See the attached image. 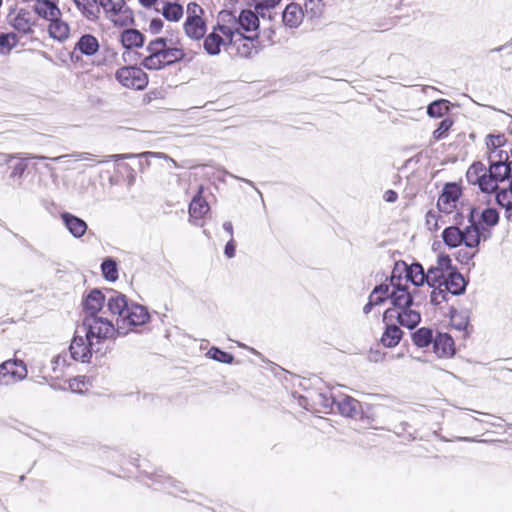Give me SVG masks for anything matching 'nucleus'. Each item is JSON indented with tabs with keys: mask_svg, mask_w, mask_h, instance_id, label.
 <instances>
[{
	"mask_svg": "<svg viewBox=\"0 0 512 512\" xmlns=\"http://www.w3.org/2000/svg\"><path fill=\"white\" fill-rule=\"evenodd\" d=\"M395 277L391 278L393 290L389 295L393 307L388 308L383 314V322L397 320V322L408 329H414L421 322L419 306L422 299L419 298L418 290L408 291L407 287L394 283Z\"/></svg>",
	"mask_w": 512,
	"mask_h": 512,
	"instance_id": "nucleus-1",
	"label": "nucleus"
},
{
	"mask_svg": "<svg viewBox=\"0 0 512 512\" xmlns=\"http://www.w3.org/2000/svg\"><path fill=\"white\" fill-rule=\"evenodd\" d=\"M107 309L117 316L118 335L125 336L132 327L148 322L150 315L147 309L137 303H128L127 297L117 291H111L107 299Z\"/></svg>",
	"mask_w": 512,
	"mask_h": 512,
	"instance_id": "nucleus-2",
	"label": "nucleus"
},
{
	"mask_svg": "<svg viewBox=\"0 0 512 512\" xmlns=\"http://www.w3.org/2000/svg\"><path fill=\"white\" fill-rule=\"evenodd\" d=\"M204 14V9L196 2L187 4L183 30L185 35L191 40L200 41L206 35L207 25Z\"/></svg>",
	"mask_w": 512,
	"mask_h": 512,
	"instance_id": "nucleus-3",
	"label": "nucleus"
},
{
	"mask_svg": "<svg viewBox=\"0 0 512 512\" xmlns=\"http://www.w3.org/2000/svg\"><path fill=\"white\" fill-rule=\"evenodd\" d=\"M84 333L87 338L100 340L112 338L118 335V325H114L111 320L103 316L84 317L83 319Z\"/></svg>",
	"mask_w": 512,
	"mask_h": 512,
	"instance_id": "nucleus-4",
	"label": "nucleus"
},
{
	"mask_svg": "<svg viewBox=\"0 0 512 512\" xmlns=\"http://www.w3.org/2000/svg\"><path fill=\"white\" fill-rule=\"evenodd\" d=\"M98 6L116 26L124 27L133 23V12L125 0H99Z\"/></svg>",
	"mask_w": 512,
	"mask_h": 512,
	"instance_id": "nucleus-5",
	"label": "nucleus"
},
{
	"mask_svg": "<svg viewBox=\"0 0 512 512\" xmlns=\"http://www.w3.org/2000/svg\"><path fill=\"white\" fill-rule=\"evenodd\" d=\"M233 39V27L230 24H217L212 31L204 36L203 48L212 56L221 52V47L229 48Z\"/></svg>",
	"mask_w": 512,
	"mask_h": 512,
	"instance_id": "nucleus-6",
	"label": "nucleus"
},
{
	"mask_svg": "<svg viewBox=\"0 0 512 512\" xmlns=\"http://www.w3.org/2000/svg\"><path fill=\"white\" fill-rule=\"evenodd\" d=\"M115 77L122 86L135 90L145 89L149 81L147 74L136 66L119 68L115 73Z\"/></svg>",
	"mask_w": 512,
	"mask_h": 512,
	"instance_id": "nucleus-7",
	"label": "nucleus"
},
{
	"mask_svg": "<svg viewBox=\"0 0 512 512\" xmlns=\"http://www.w3.org/2000/svg\"><path fill=\"white\" fill-rule=\"evenodd\" d=\"M27 368L21 360H8L0 365V385H10L25 379Z\"/></svg>",
	"mask_w": 512,
	"mask_h": 512,
	"instance_id": "nucleus-8",
	"label": "nucleus"
},
{
	"mask_svg": "<svg viewBox=\"0 0 512 512\" xmlns=\"http://www.w3.org/2000/svg\"><path fill=\"white\" fill-rule=\"evenodd\" d=\"M100 49L99 40L92 34H83L75 43L70 58L73 62H78L82 56L92 57Z\"/></svg>",
	"mask_w": 512,
	"mask_h": 512,
	"instance_id": "nucleus-9",
	"label": "nucleus"
},
{
	"mask_svg": "<svg viewBox=\"0 0 512 512\" xmlns=\"http://www.w3.org/2000/svg\"><path fill=\"white\" fill-rule=\"evenodd\" d=\"M93 339L76 334L69 346L70 357L75 361L87 362L92 356Z\"/></svg>",
	"mask_w": 512,
	"mask_h": 512,
	"instance_id": "nucleus-10",
	"label": "nucleus"
},
{
	"mask_svg": "<svg viewBox=\"0 0 512 512\" xmlns=\"http://www.w3.org/2000/svg\"><path fill=\"white\" fill-rule=\"evenodd\" d=\"M255 37H257V33L254 36H244L238 28H233V39L228 49L235 50L240 57H251L255 50Z\"/></svg>",
	"mask_w": 512,
	"mask_h": 512,
	"instance_id": "nucleus-11",
	"label": "nucleus"
},
{
	"mask_svg": "<svg viewBox=\"0 0 512 512\" xmlns=\"http://www.w3.org/2000/svg\"><path fill=\"white\" fill-rule=\"evenodd\" d=\"M461 195L460 187L455 183H447L438 198L437 208L440 212L451 213Z\"/></svg>",
	"mask_w": 512,
	"mask_h": 512,
	"instance_id": "nucleus-12",
	"label": "nucleus"
},
{
	"mask_svg": "<svg viewBox=\"0 0 512 512\" xmlns=\"http://www.w3.org/2000/svg\"><path fill=\"white\" fill-rule=\"evenodd\" d=\"M108 291V295H104L102 291L98 289H93L83 300V309L85 312V317H93L98 315L103 307L104 303H107V299L110 297V292Z\"/></svg>",
	"mask_w": 512,
	"mask_h": 512,
	"instance_id": "nucleus-13",
	"label": "nucleus"
},
{
	"mask_svg": "<svg viewBox=\"0 0 512 512\" xmlns=\"http://www.w3.org/2000/svg\"><path fill=\"white\" fill-rule=\"evenodd\" d=\"M33 11L38 17L46 21L57 20L62 17L59 0H36Z\"/></svg>",
	"mask_w": 512,
	"mask_h": 512,
	"instance_id": "nucleus-14",
	"label": "nucleus"
},
{
	"mask_svg": "<svg viewBox=\"0 0 512 512\" xmlns=\"http://www.w3.org/2000/svg\"><path fill=\"white\" fill-rule=\"evenodd\" d=\"M335 406L340 414L345 417L358 419L362 414L361 403L350 396L340 397L337 399Z\"/></svg>",
	"mask_w": 512,
	"mask_h": 512,
	"instance_id": "nucleus-15",
	"label": "nucleus"
},
{
	"mask_svg": "<svg viewBox=\"0 0 512 512\" xmlns=\"http://www.w3.org/2000/svg\"><path fill=\"white\" fill-rule=\"evenodd\" d=\"M233 28H238L239 31L256 32L259 28V19L257 15L251 10H243L238 19H234L230 25Z\"/></svg>",
	"mask_w": 512,
	"mask_h": 512,
	"instance_id": "nucleus-16",
	"label": "nucleus"
},
{
	"mask_svg": "<svg viewBox=\"0 0 512 512\" xmlns=\"http://www.w3.org/2000/svg\"><path fill=\"white\" fill-rule=\"evenodd\" d=\"M23 155L24 154H22V153L8 154V155H6V158H7L6 162H10L14 158L37 159V160H47V159H50V160H52L54 162H59V161H62L64 159H66V158H73L76 161H82V160H88L92 156V154L87 153V152H76V153H72V154L60 155V156L53 157V158H48V157L42 156V155H31V154H25V157H23Z\"/></svg>",
	"mask_w": 512,
	"mask_h": 512,
	"instance_id": "nucleus-17",
	"label": "nucleus"
},
{
	"mask_svg": "<svg viewBox=\"0 0 512 512\" xmlns=\"http://www.w3.org/2000/svg\"><path fill=\"white\" fill-rule=\"evenodd\" d=\"M305 14L300 4L291 2L283 11L282 19L286 26L297 28L303 21Z\"/></svg>",
	"mask_w": 512,
	"mask_h": 512,
	"instance_id": "nucleus-18",
	"label": "nucleus"
},
{
	"mask_svg": "<svg viewBox=\"0 0 512 512\" xmlns=\"http://www.w3.org/2000/svg\"><path fill=\"white\" fill-rule=\"evenodd\" d=\"M77 10L88 21L96 22L100 16L99 0H73Z\"/></svg>",
	"mask_w": 512,
	"mask_h": 512,
	"instance_id": "nucleus-19",
	"label": "nucleus"
},
{
	"mask_svg": "<svg viewBox=\"0 0 512 512\" xmlns=\"http://www.w3.org/2000/svg\"><path fill=\"white\" fill-rule=\"evenodd\" d=\"M450 295H461L465 292L466 281L459 272H449L446 278L440 282Z\"/></svg>",
	"mask_w": 512,
	"mask_h": 512,
	"instance_id": "nucleus-20",
	"label": "nucleus"
},
{
	"mask_svg": "<svg viewBox=\"0 0 512 512\" xmlns=\"http://www.w3.org/2000/svg\"><path fill=\"white\" fill-rule=\"evenodd\" d=\"M11 25L21 33L32 32L31 14L25 9H20L16 13L9 14Z\"/></svg>",
	"mask_w": 512,
	"mask_h": 512,
	"instance_id": "nucleus-21",
	"label": "nucleus"
},
{
	"mask_svg": "<svg viewBox=\"0 0 512 512\" xmlns=\"http://www.w3.org/2000/svg\"><path fill=\"white\" fill-rule=\"evenodd\" d=\"M61 218L65 227L74 237L80 238L85 234L87 230V224L84 220L68 212L62 213Z\"/></svg>",
	"mask_w": 512,
	"mask_h": 512,
	"instance_id": "nucleus-22",
	"label": "nucleus"
},
{
	"mask_svg": "<svg viewBox=\"0 0 512 512\" xmlns=\"http://www.w3.org/2000/svg\"><path fill=\"white\" fill-rule=\"evenodd\" d=\"M435 353L440 357H448L454 354L453 338L446 333H439L433 341Z\"/></svg>",
	"mask_w": 512,
	"mask_h": 512,
	"instance_id": "nucleus-23",
	"label": "nucleus"
},
{
	"mask_svg": "<svg viewBox=\"0 0 512 512\" xmlns=\"http://www.w3.org/2000/svg\"><path fill=\"white\" fill-rule=\"evenodd\" d=\"M386 325L385 331L381 337V342L385 347H395L401 340L403 332L393 323V321L384 322Z\"/></svg>",
	"mask_w": 512,
	"mask_h": 512,
	"instance_id": "nucleus-24",
	"label": "nucleus"
},
{
	"mask_svg": "<svg viewBox=\"0 0 512 512\" xmlns=\"http://www.w3.org/2000/svg\"><path fill=\"white\" fill-rule=\"evenodd\" d=\"M470 225L463 231V243L468 248H476L480 244L481 234L479 226L473 221V214L470 215Z\"/></svg>",
	"mask_w": 512,
	"mask_h": 512,
	"instance_id": "nucleus-25",
	"label": "nucleus"
},
{
	"mask_svg": "<svg viewBox=\"0 0 512 512\" xmlns=\"http://www.w3.org/2000/svg\"><path fill=\"white\" fill-rule=\"evenodd\" d=\"M48 32L50 37L58 41H65L69 37L70 27L61 18L49 21Z\"/></svg>",
	"mask_w": 512,
	"mask_h": 512,
	"instance_id": "nucleus-26",
	"label": "nucleus"
},
{
	"mask_svg": "<svg viewBox=\"0 0 512 512\" xmlns=\"http://www.w3.org/2000/svg\"><path fill=\"white\" fill-rule=\"evenodd\" d=\"M121 43L126 49L141 47L144 43V36L136 29H126L121 33Z\"/></svg>",
	"mask_w": 512,
	"mask_h": 512,
	"instance_id": "nucleus-27",
	"label": "nucleus"
},
{
	"mask_svg": "<svg viewBox=\"0 0 512 512\" xmlns=\"http://www.w3.org/2000/svg\"><path fill=\"white\" fill-rule=\"evenodd\" d=\"M209 211L207 201L201 196L200 192L193 197L189 206V215L191 219H202L203 216Z\"/></svg>",
	"mask_w": 512,
	"mask_h": 512,
	"instance_id": "nucleus-28",
	"label": "nucleus"
},
{
	"mask_svg": "<svg viewBox=\"0 0 512 512\" xmlns=\"http://www.w3.org/2000/svg\"><path fill=\"white\" fill-rule=\"evenodd\" d=\"M511 165L512 162L507 164L500 160L496 162H491L489 169L487 170L497 182H502L505 179L509 178L510 173L512 171Z\"/></svg>",
	"mask_w": 512,
	"mask_h": 512,
	"instance_id": "nucleus-29",
	"label": "nucleus"
},
{
	"mask_svg": "<svg viewBox=\"0 0 512 512\" xmlns=\"http://www.w3.org/2000/svg\"><path fill=\"white\" fill-rule=\"evenodd\" d=\"M444 243L450 248H456L463 243V231L456 226H449L442 233Z\"/></svg>",
	"mask_w": 512,
	"mask_h": 512,
	"instance_id": "nucleus-30",
	"label": "nucleus"
},
{
	"mask_svg": "<svg viewBox=\"0 0 512 512\" xmlns=\"http://www.w3.org/2000/svg\"><path fill=\"white\" fill-rule=\"evenodd\" d=\"M406 278L411 281L414 286H421L426 282V272L419 263H413L406 267Z\"/></svg>",
	"mask_w": 512,
	"mask_h": 512,
	"instance_id": "nucleus-31",
	"label": "nucleus"
},
{
	"mask_svg": "<svg viewBox=\"0 0 512 512\" xmlns=\"http://www.w3.org/2000/svg\"><path fill=\"white\" fill-rule=\"evenodd\" d=\"M184 14L183 6L176 2H166L162 7V15L169 21L177 22Z\"/></svg>",
	"mask_w": 512,
	"mask_h": 512,
	"instance_id": "nucleus-32",
	"label": "nucleus"
},
{
	"mask_svg": "<svg viewBox=\"0 0 512 512\" xmlns=\"http://www.w3.org/2000/svg\"><path fill=\"white\" fill-rule=\"evenodd\" d=\"M389 291V286L385 284H381L379 286H376L372 293L369 296L368 303L363 307L364 314H369L372 310V308L375 305H380L384 302V298L381 296H378L380 292H383L384 294H387Z\"/></svg>",
	"mask_w": 512,
	"mask_h": 512,
	"instance_id": "nucleus-33",
	"label": "nucleus"
},
{
	"mask_svg": "<svg viewBox=\"0 0 512 512\" xmlns=\"http://www.w3.org/2000/svg\"><path fill=\"white\" fill-rule=\"evenodd\" d=\"M486 170L487 168L482 162H474L466 172L467 182L471 185H477L481 178L485 176Z\"/></svg>",
	"mask_w": 512,
	"mask_h": 512,
	"instance_id": "nucleus-34",
	"label": "nucleus"
},
{
	"mask_svg": "<svg viewBox=\"0 0 512 512\" xmlns=\"http://www.w3.org/2000/svg\"><path fill=\"white\" fill-rule=\"evenodd\" d=\"M412 340L419 348L427 347L434 341L433 332L429 328L422 327L412 334Z\"/></svg>",
	"mask_w": 512,
	"mask_h": 512,
	"instance_id": "nucleus-35",
	"label": "nucleus"
},
{
	"mask_svg": "<svg viewBox=\"0 0 512 512\" xmlns=\"http://www.w3.org/2000/svg\"><path fill=\"white\" fill-rule=\"evenodd\" d=\"M430 291V302L435 306L441 305L443 302H447L449 300V292L445 289V287L439 283L437 286L431 287Z\"/></svg>",
	"mask_w": 512,
	"mask_h": 512,
	"instance_id": "nucleus-36",
	"label": "nucleus"
},
{
	"mask_svg": "<svg viewBox=\"0 0 512 512\" xmlns=\"http://www.w3.org/2000/svg\"><path fill=\"white\" fill-rule=\"evenodd\" d=\"M186 54L181 48L177 47H169L167 45L163 55L162 59L165 62L166 65L173 64L177 61H181L185 58Z\"/></svg>",
	"mask_w": 512,
	"mask_h": 512,
	"instance_id": "nucleus-37",
	"label": "nucleus"
},
{
	"mask_svg": "<svg viewBox=\"0 0 512 512\" xmlns=\"http://www.w3.org/2000/svg\"><path fill=\"white\" fill-rule=\"evenodd\" d=\"M302 8L308 18H318L322 14V0H305Z\"/></svg>",
	"mask_w": 512,
	"mask_h": 512,
	"instance_id": "nucleus-38",
	"label": "nucleus"
},
{
	"mask_svg": "<svg viewBox=\"0 0 512 512\" xmlns=\"http://www.w3.org/2000/svg\"><path fill=\"white\" fill-rule=\"evenodd\" d=\"M102 273L108 281L114 282L118 278L116 262L111 258H106L101 264Z\"/></svg>",
	"mask_w": 512,
	"mask_h": 512,
	"instance_id": "nucleus-39",
	"label": "nucleus"
},
{
	"mask_svg": "<svg viewBox=\"0 0 512 512\" xmlns=\"http://www.w3.org/2000/svg\"><path fill=\"white\" fill-rule=\"evenodd\" d=\"M449 110V102L441 99L429 104L427 113L430 117H442Z\"/></svg>",
	"mask_w": 512,
	"mask_h": 512,
	"instance_id": "nucleus-40",
	"label": "nucleus"
},
{
	"mask_svg": "<svg viewBox=\"0 0 512 512\" xmlns=\"http://www.w3.org/2000/svg\"><path fill=\"white\" fill-rule=\"evenodd\" d=\"M134 157H139V158L144 157L147 160L149 158H167V156L164 153L148 151V152H142V153H139V154H131V153L114 154V155H110L109 159L118 161V160H122V159H131V158H134Z\"/></svg>",
	"mask_w": 512,
	"mask_h": 512,
	"instance_id": "nucleus-41",
	"label": "nucleus"
},
{
	"mask_svg": "<svg viewBox=\"0 0 512 512\" xmlns=\"http://www.w3.org/2000/svg\"><path fill=\"white\" fill-rule=\"evenodd\" d=\"M479 189L484 193H492L498 189V182L486 170L485 176L477 183Z\"/></svg>",
	"mask_w": 512,
	"mask_h": 512,
	"instance_id": "nucleus-42",
	"label": "nucleus"
},
{
	"mask_svg": "<svg viewBox=\"0 0 512 512\" xmlns=\"http://www.w3.org/2000/svg\"><path fill=\"white\" fill-rule=\"evenodd\" d=\"M446 274L443 273L436 266H431L426 272V282L429 287L437 286L440 282H442L446 278Z\"/></svg>",
	"mask_w": 512,
	"mask_h": 512,
	"instance_id": "nucleus-43",
	"label": "nucleus"
},
{
	"mask_svg": "<svg viewBox=\"0 0 512 512\" xmlns=\"http://www.w3.org/2000/svg\"><path fill=\"white\" fill-rule=\"evenodd\" d=\"M336 401L337 399L335 397L325 393H318L314 398V403L320 405L324 409V412L332 410L336 405Z\"/></svg>",
	"mask_w": 512,
	"mask_h": 512,
	"instance_id": "nucleus-44",
	"label": "nucleus"
},
{
	"mask_svg": "<svg viewBox=\"0 0 512 512\" xmlns=\"http://www.w3.org/2000/svg\"><path fill=\"white\" fill-rule=\"evenodd\" d=\"M481 221L487 226H495L499 222V213L494 208H486L481 212Z\"/></svg>",
	"mask_w": 512,
	"mask_h": 512,
	"instance_id": "nucleus-45",
	"label": "nucleus"
},
{
	"mask_svg": "<svg viewBox=\"0 0 512 512\" xmlns=\"http://www.w3.org/2000/svg\"><path fill=\"white\" fill-rule=\"evenodd\" d=\"M167 45L168 40L166 38L159 37L149 43L147 51L149 54L162 56Z\"/></svg>",
	"mask_w": 512,
	"mask_h": 512,
	"instance_id": "nucleus-46",
	"label": "nucleus"
},
{
	"mask_svg": "<svg viewBox=\"0 0 512 512\" xmlns=\"http://www.w3.org/2000/svg\"><path fill=\"white\" fill-rule=\"evenodd\" d=\"M207 355L210 358H212L213 360H216L221 363L231 364L234 360L233 355H231L225 351H222L221 349H219L217 347L210 348Z\"/></svg>",
	"mask_w": 512,
	"mask_h": 512,
	"instance_id": "nucleus-47",
	"label": "nucleus"
},
{
	"mask_svg": "<svg viewBox=\"0 0 512 512\" xmlns=\"http://www.w3.org/2000/svg\"><path fill=\"white\" fill-rule=\"evenodd\" d=\"M142 65L149 70H158L166 66L162 56L153 54L146 56L142 61Z\"/></svg>",
	"mask_w": 512,
	"mask_h": 512,
	"instance_id": "nucleus-48",
	"label": "nucleus"
},
{
	"mask_svg": "<svg viewBox=\"0 0 512 512\" xmlns=\"http://www.w3.org/2000/svg\"><path fill=\"white\" fill-rule=\"evenodd\" d=\"M495 200L498 205L509 211V205L512 202V193H510L509 188L497 191Z\"/></svg>",
	"mask_w": 512,
	"mask_h": 512,
	"instance_id": "nucleus-49",
	"label": "nucleus"
},
{
	"mask_svg": "<svg viewBox=\"0 0 512 512\" xmlns=\"http://www.w3.org/2000/svg\"><path fill=\"white\" fill-rule=\"evenodd\" d=\"M254 2L255 9L258 13L264 14L265 11H269L275 8L281 0H252Z\"/></svg>",
	"mask_w": 512,
	"mask_h": 512,
	"instance_id": "nucleus-50",
	"label": "nucleus"
},
{
	"mask_svg": "<svg viewBox=\"0 0 512 512\" xmlns=\"http://www.w3.org/2000/svg\"><path fill=\"white\" fill-rule=\"evenodd\" d=\"M440 216L437 214L436 211H428L426 214L425 224L429 231H437L440 228L439 220Z\"/></svg>",
	"mask_w": 512,
	"mask_h": 512,
	"instance_id": "nucleus-51",
	"label": "nucleus"
},
{
	"mask_svg": "<svg viewBox=\"0 0 512 512\" xmlns=\"http://www.w3.org/2000/svg\"><path fill=\"white\" fill-rule=\"evenodd\" d=\"M452 124H453L452 120H450L448 118L442 120L439 123V126L437 127V129L433 132V137L436 140L443 139L446 136L448 130L451 128Z\"/></svg>",
	"mask_w": 512,
	"mask_h": 512,
	"instance_id": "nucleus-52",
	"label": "nucleus"
},
{
	"mask_svg": "<svg viewBox=\"0 0 512 512\" xmlns=\"http://www.w3.org/2000/svg\"><path fill=\"white\" fill-rule=\"evenodd\" d=\"M17 43V36L14 33L0 34V49L10 50Z\"/></svg>",
	"mask_w": 512,
	"mask_h": 512,
	"instance_id": "nucleus-53",
	"label": "nucleus"
},
{
	"mask_svg": "<svg viewBox=\"0 0 512 512\" xmlns=\"http://www.w3.org/2000/svg\"><path fill=\"white\" fill-rule=\"evenodd\" d=\"M436 267L446 275H448L449 272H455L452 267L451 258L448 255H440Z\"/></svg>",
	"mask_w": 512,
	"mask_h": 512,
	"instance_id": "nucleus-54",
	"label": "nucleus"
},
{
	"mask_svg": "<svg viewBox=\"0 0 512 512\" xmlns=\"http://www.w3.org/2000/svg\"><path fill=\"white\" fill-rule=\"evenodd\" d=\"M451 324L458 331H463L468 326V320L467 318L461 317L460 315H452Z\"/></svg>",
	"mask_w": 512,
	"mask_h": 512,
	"instance_id": "nucleus-55",
	"label": "nucleus"
},
{
	"mask_svg": "<svg viewBox=\"0 0 512 512\" xmlns=\"http://www.w3.org/2000/svg\"><path fill=\"white\" fill-rule=\"evenodd\" d=\"M163 484L164 488L168 489V492L171 494H175L174 490H179V483L169 476L164 477Z\"/></svg>",
	"mask_w": 512,
	"mask_h": 512,
	"instance_id": "nucleus-56",
	"label": "nucleus"
},
{
	"mask_svg": "<svg viewBox=\"0 0 512 512\" xmlns=\"http://www.w3.org/2000/svg\"><path fill=\"white\" fill-rule=\"evenodd\" d=\"M67 364L66 355H57L51 360L52 370L56 372V370L60 366H65Z\"/></svg>",
	"mask_w": 512,
	"mask_h": 512,
	"instance_id": "nucleus-57",
	"label": "nucleus"
},
{
	"mask_svg": "<svg viewBox=\"0 0 512 512\" xmlns=\"http://www.w3.org/2000/svg\"><path fill=\"white\" fill-rule=\"evenodd\" d=\"M163 28V21L160 18H154L150 21L149 29L152 33H159Z\"/></svg>",
	"mask_w": 512,
	"mask_h": 512,
	"instance_id": "nucleus-58",
	"label": "nucleus"
},
{
	"mask_svg": "<svg viewBox=\"0 0 512 512\" xmlns=\"http://www.w3.org/2000/svg\"><path fill=\"white\" fill-rule=\"evenodd\" d=\"M235 247H236V245H235L234 239L230 238V240L225 245L224 254L228 258H233L235 256Z\"/></svg>",
	"mask_w": 512,
	"mask_h": 512,
	"instance_id": "nucleus-59",
	"label": "nucleus"
},
{
	"mask_svg": "<svg viewBox=\"0 0 512 512\" xmlns=\"http://www.w3.org/2000/svg\"><path fill=\"white\" fill-rule=\"evenodd\" d=\"M26 169H27V164H25L24 162H20V163L16 164L11 173V177H21L24 174Z\"/></svg>",
	"mask_w": 512,
	"mask_h": 512,
	"instance_id": "nucleus-60",
	"label": "nucleus"
},
{
	"mask_svg": "<svg viewBox=\"0 0 512 512\" xmlns=\"http://www.w3.org/2000/svg\"><path fill=\"white\" fill-rule=\"evenodd\" d=\"M383 198L388 203H394L398 199V194L394 190H387L385 191Z\"/></svg>",
	"mask_w": 512,
	"mask_h": 512,
	"instance_id": "nucleus-61",
	"label": "nucleus"
},
{
	"mask_svg": "<svg viewBox=\"0 0 512 512\" xmlns=\"http://www.w3.org/2000/svg\"><path fill=\"white\" fill-rule=\"evenodd\" d=\"M223 229L230 235V238H233V225L230 221L223 223Z\"/></svg>",
	"mask_w": 512,
	"mask_h": 512,
	"instance_id": "nucleus-62",
	"label": "nucleus"
},
{
	"mask_svg": "<svg viewBox=\"0 0 512 512\" xmlns=\"http://www.w3.org/2000/svg\"><path fill=\"white\" fill-rule=\"evenodd\" d=\"M138 1L145 8H150L157 2V0H138Z\"/></svg>",
	"mask_w": 512,
	"mask_h": 512,
	"instance_id": "nucleus-63",
	"label": "nucleus"
},
{
	"mask_svg": "<svg viewBox=\"0 0 512 512\" xmlns=\"http://www.w3.org/2000/svg\"><path fill=\"white\" fill-rule=\"evenodd\" d=\"M509 46H512V38H511V39H510V41H509V42H507L506 44L501 45V46H499V47H497V48H494V49L492 50V52H500V51H502L503 49H505L506 47H509Z\"/></svg>",
	"mask_w": 512,
	"mask_h": 512,
	"instance_id": "nucleus-64",
	"label": "nucleus"
}]
</instances>
